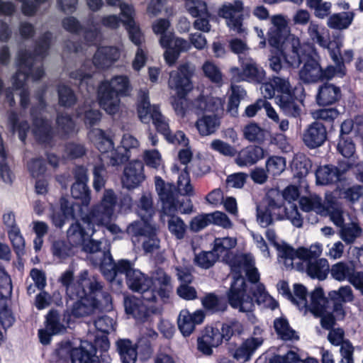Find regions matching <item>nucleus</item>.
Here are the masks:
<instances>
[{
  "instance_id": "obj_20",
  "label": "nucleus",
  "mask_w": 363,
  "mask_h": 363,
  "mask_svg": "<svg viewBox=\"0 0 363 363\" xmlns=\"http://www.w3.org/2000/svg\"><path fill=\"white\" fill-rule=\"evenodd\" d=\"M121 57V50L115 46L100 47L96 51L92 60L96 69H106L116 62Z\"/></svg>"
},
{
  "instance_id": "obj_9",
  "label": "nucleus",
  "mask_w": 363,
  "mask_h": 363,
  "mask_svg": "<svg viewBox=\"0 0 363 363\" xmlns=\"http://www.w3.org/2000/svg\"><path fill=\"white\" fill-rule=\"evenodd\" d=\"M137 111L141 122L149 123L152 120L159 133L164 137L168 135L170 132L169 120L161 113L158 106L150 104L147 91L141 90L140 91Z\"/></svg>"
},
{
  "instance_id": "obj_54",
  "label": "nucleus",
  "mask_w": 363,
  "mask_h": 363,
  "mask_svg": "<svg viewBox=\"0 0 363 363\" xmlns=\"http://www.w3.org/2000/svg\"><path fill=\"white\" fill-rule=\"evenodd\" d=\"M281 215L284 217V219L289 220L294 226L296 228L302 227L303 218L296 204L289 203L286 206H282Z\"/></svg>"
},
{
  "instance_id": "obj_6",
  "label": "nucleus",
  "mask_w": 363,
  "mask_h": 363,
  "mask_svg": "<svg viewBox=\"0 0 363 363\" xmlns=\"http://www.w3.org/2000/svg\"><path fill=\"white\" fill-rule=\"evenodd\" d=\"M155 188L162 201V218L168 217L167 222L169 233L177 240H182L186 235L187 226L182 218L175 215L179 207L175 203L170 190L171 188H165L164 180L160 177H155Z\"/></svg>"
},
{
  "instance_id": "obj_30",
  "label": "nucleus",
  "mask_w": 363,
  "mask_h": 363,
  "mask_svg": "<svg viewBox=\"0 0 363 363\" xmlns=\"http://www.w3.org/2000/svg\"><path fill=\"white\" fill-rule=\"evenodd\" d=\"M263 343L262 337H252L246 339L233 353V357L238 361H249L256 350Z\"/></svg>"
},
{
  "instance_id": "obj_13",
  "label": "nucleus",
  "mask_w": 363,
  "mask_h": 363,
  "mask_svg": "<svg viewBox=\"0 0 363 363\" xmlns=\"http://www.w3.org/2000/svg\"><path fill=\"white\" fill-rule=\"evenodd\" d=\"M242 69L238 67L230 69L231 79L239 82L247 81L252 83H262L265 79L266 73L262 67L250 57H239Z\"/></svg>"
},
{
  "instance_id": "obj_46",
  "label": "nucleus",
  "mask_w": 363,
  "mask_h": 363,
  "mask_svg": "<svg viewBox=\"0 0 363 363\" xmlns=\"http://www.w3.org/2000/svg\"><path fill=\"white\" fill-rule=\"evenodd\" d=\"M250 291L258 304H264L272 310L278 306V303L268 294L262 284H255L250 288Z\"/></svg>"
},
{
  "instance_id": "obj_56",
  "label": "nucleus",
  "mask_w": 363,
  "mask_h": 363,
  "mask_svg": "<svg viewBox=\"0 0 363 363\" xmlns=\"http://www.w3.org/2000/svg\"><path fill=\"white\" fill-rule=\"evenodd\" d=\"M311 167V160L303 155H297L292 164L294 175L298 178L306 177Z\"/></svg>"
},
{
  "instance_id": "obj_40",
  "label": "nucleus",
  "mask_w": 363,
  "mask_h": 363,
  "mask_svg": "<svg viewBox=\"0 0 363 363\" xmlns=\"http://www.w3.org/2000/svg\"><path fill=\"white\" fill-rule=\"evenodd\" d=\"M117 350L123 363H135L137 357V347L127 339L119 340L116 342Z\"/></svg>"
},
{
  "instance_id": "obj_44",
  "label": "nucleus",
  "mask_w": 363,
  "mask_h": 363,
  "mask_svg": "<svg viewBox=\"0 0 363 363\" xmlns=\"http://www.w3.org/2000/svg\"><path fill=\"white\" fill-rule=\"evenodd\" d=\"M94 72L93 66L90 64L89 61H86L83 65L82 69L70 73V77L79 81V86L80 89L86 86L87 91L94 90V85L91 84L89 85V81L91 79V74Z\"/></svg>"
},
{
  "instance_id": "obj_48",
  "label": "nucleus",
  "mask_w": 363,
  "mask_h": 363,
  "mask_svg": "<svg viewBox=\"0 0 363 363\" xmlns=\"http://www.w3.org/2000/svg\"><path fill=\"white\" fill-rule=\"evenodd\" d=\"M137 213L140 218L145 221H150L155 214L152 199L150 195L144 194L139 200Z\"/></svg>"
},
{
  "instance_id": "obj_33",
  "label": "nucleus",
  "mask_w": 363,
  "mask_h": 363,
  "mask_svg": "<svg viewBox=\"0 0 363 363\" xmlns=\"http://www.w3.org/2000/svg\"><path fill=\"white\" fill-rule=\"evenodd\" d=\"M255 265V260L250 255H240L235 257L230 262V267L233 275V281L231 284L233 286L235 281L242 278L244 281L245 279L242 276L243 272L249 271V269ZM232 286H230L231 288Z\"/></svg>"
},
{
  "instance_id": "obj_22",
  "label": "nucleus",
  "mask_w": 363,
  "mask_h": 363,
  "mask_svg": "<svg viewBox=\"0 0 363 363\" xmlns=\"http://www.w3.org/2000/svg\"><path fill=\"white\" fill-rule=\"evenodd\" d=\"M204 318L205 314L201 310L193 313L187 310H182L177 320L179 329L184 336H189L195 330V326L201 324Z\"/></svg>"
},
{
  "instance_id": "obj_50",
  "label": "nucleus",
  "mask_w": 363,
  "mask_h": 363,
  "mask_svg": "<svg viewBox=\"0 0 363 363\" xmlns=\"http://www.w3.org/2000/svg\"><path fill=\"white\" fill-rule=\"evenodd\" d=\"M130 155L124 152L121 147H118L108 150V152L104 153V159L106 160L108 166L119 167L130 158Z\"/></svg>"
},
{
  "instance_id": "obj_25",
  "label": "nucleus",
  "mask_w": 363,
  "mask_h": 363,
  "mask_svg": "<svg viewBox=\"0 0 363 363\" xmlns=\"http://www.w3.org/2000/svg\"><path fill=\"white\" fill-rule=\"evenodd\" d=\"M342 40L340 38L334 39L333 40H328L326 42V45L322 48H326L328 50L329 55L335 65H330L335 71L334 76L338 77H343L346 74V68L345 63L342 62V57L340 50L342 47Z\"/></svg>"
},
{
  "instance_id": "obj_4",
  "label": "nucleus",
  "mask_w": 363,
  "mask_h": 363,
  "mask_svg": "<svg viewBox=\"0 0 363 363\" xmlns=\"http://www.w3.org/2000/svg\"><path fill=\"white\" fill-rule=\"evenodd\" d=\"M117 200V196L113 190L106 189L100 203L93 206L89 213L82 218L83 222L88 225L89 230L91 231V235L95 232L94 225L105 226L113 235H117L122 232L119 226L111 223Z\"/></svg>"
},
{
  "instance_id": "obj_14",
  "label": "nucleus",
  "mask_w": 363,
  "mask_h": 363,
  "mask_svg": "<svg viewBox=\"0 0 363 363\" xmlns=\"http://www.w3.org/2000/svg\"><path fill=\"white\" fill-rule=\"evenodd\" d=\"M329 272L333 279L340 282L348 281L363 295V272L357 271L353 263L337 262L332 265Z\"/></svg>"
},
{
  "instance_id": "obj_27",
  "label": "nucleus",
  "mask_w": 363,
  "mask_h": 363,
  "mask_svg": "<svg viewBox=\"0 0 363 363\" xmlns=\"http://www.w3.org/2000/svg\"><path fill=\"white\" fill-rule=\"evenodd\" d=\"M281 210H282V204L270 199L265 208L257 207V222L262 227L266 228L272 223L274 218L277 220L284 219V217L281 215Z\"/></svg>"
},
{
  "instance_id": "obj_29",
  "label": "nucleus",
  "mask_w": 363,
  "mask_h": 363,
  "mask_svg": "<svg viewBox=\"0 0 363 363\" xmlns=\"http://www.w3.org/2000/svg\"><path fill=\"white\" fill-rule=\"evenodd\" d=\"M150 279L154 285L152 289L155 291L156 296L158 295L162 298L169 297L173 288L172 279L163 269L155 270Z\"/></svg>"
},
{
  "instance_id": "obj_61",
  "label": "nucleus",
  "mask_w": 363,
  "mask_h": 363,
  "mask_svg": "<svg viewBox=\"0 0 363 363\" xmlns=\"http://www.w3.org/2000/svg\"><path fill=\"white\" fill-rule=\"evenodd\" d=\"M9 122L12 131H18L19 139L24 142L26 138V133L29 130V125L27 121H18L17 114L14 112H11L9 116Z\"/></svg>"
},
{
  "instance_id": "obj_15",
  "label": "nucleus",
  "mask_w": 363,
  "mask_h": 363,
  "mask_svg": "<svg viewBox=\"0 0 363 363\" xmlns=\"http://www.w3.org/2000/svg\"><path fill=\"white\" fill-rule=\"evenodd\" d=\"M193 73L194 69L188 63L179 65L177 70L169 74V88L174 90L177 96H185L192 89L191 78Z\"/></svg>"
},
{
  "instance_id": "obj_52",
  "label": "nucleus",
  "mask_w": 363,
  "mask_h": 363,
  "mask_svg": "<svg viewBox=\"0 0 363 363\" xmlns=\"http://www.w3.org/2000/svg\"><path fill=\"white\" fill-rule=\"evenodd\" d=\"M237 244L236 239L230 237L218 238L214 240L213 250L218 255V257H225L230 250L235 247Z\"/></svg>"
},
{
  "instance_id": "obj_37",
  "label": "nucleus",
  "mask_w": 363,
  "mask_h": 363,
  "mask_svg": "<svg viewBox=\"0 0 363 363\" xmlns=\"http://www.w3.org/2000/svg\"><path fill=\"white\" fill-rule=\"evenodd\" d=\"M88 136L91 143L102 154L108 152L114 145L111 137L101 129L93 128L90 130Z\"/></svg>"
},
{
  "instance_id": "obj_1",
  "label": "nucleus",
  "mask_w": 363,
  "mask_h": 363,
  "mask_svg": "<svg viewBox=\"0 0 363 363\" xmlns=\"http://www.w3.org/2000/svg\"><path fill=\"white\" fill-rule=\"evenodd\" d=\"M280 261L287 268L298 271L306 270L307 274L318 280L326 279L330 266L325 258H319L323 252V245L315 243L309 247H301L295 250L290 246L279 248Z\"/></svg>"
},
{
  "instance_id": "obj_36",
  "label": "nucleus",
  "mask_w": 363,
  "mask_h": 363,
  "mask_svg": "<svg viewBox=\"0 0 363 363\" xmlns=\"http://www.w3.org/2000/svg\"><path fill=\"white\" fill-rule=\"evenodd\" d=\"M310 298V303L307 302V306L303 308L305 313L309 311L314 316L322 315L323 312H325L328 303L323 289L321 288L315 289L311 293Z\"/></svg>"
},
{
  "instance_id": "obj_16",
  "label": "nucleus",
  "mask_w": 363,
  "mask_h": 363,
  "mask_svg": "<svg viewBox=\"0 0 363 363\" xmlns=\"http://www.w3.org/2000/svg\"><path fill=\"white\" fill-rule=\"evenodd\" d=\"M160 43L166 48L164 57L169 66L175 64L182 52H186L191 48V44L186 40L176 38L172 33L162 36Z\"/></svg>"
},
{
  "instance_id": "obj_45",
  "label": "nucleus",
  "mask_w": 363,
  "mask_h": 363,
  "mask_svg": "<svg viewBox=\"0 0 363 363\" xmlns=\"http://www.w3.org/2000/svg\"><path fill=\"white\" fill-rule=\"evenodd\" d=\"M299 204L301 209L306 212L314 211L317 214H323L326 211L321 198L316 194L301 197Z\"/></svg>"
},
{
  "instance_id": "obj_11",
  "label": "nucleus",
  "mask_w": 363,
  "mask_h": 363,
  "mask_svg": "<svg viewBox=\"0 0 363 363\" xmlns=\"http://www.w3.org/2000/svg\"><path fill=\"white\" fill-rule=\"evenodd\" d=\"M244 4L241 0L225 2L218 10V15L225 19L228 29L235 33L243 35L247 29L243 24Z\"/></svg>"
},
{
  "instance_id": "obj_47",
  "label": "nucleus",
  "mask_w": 363,
  "mask_h": 363,
  "mask_svg": "<svg viewBox=\"0 0 363 363\" xmlns=\"http://www.w3.org/2000/svg\"><path fill=\"white\" fill-rule=\"evenodd\" d=\"M84 40L90 45H95L101 40V31L100 26L94 20V16L89 17L86 27L83 30Z\"/></svg>"
},
{
  "instance_id": "obj_18",
  "label": "nucleus",
  "mask_w": 363,
  "mask_h": 363,
  "mask_svg": "<svg viewBox=\"0 0 363 363\" xmlns=\"http://www.w3.org/2000/svg\"><path fill=\"white\" fill-rule=\"evenodd\" d=\"M144 166L141 161H133L124 168L121 183L124 188L132 189L138 187L145 179Z\"/></svg>"
},
{
  "instance_id": "obj_57",
  "label": "nucleus",
  "mask_w": 363,
  "mask_h": 363,
  "mask_svg": "<svg viewBox=\"0 0 363 363\" xmlns=\"http://www.w3.org/2000/svg\"><path fill=\"white\" fill-rule=\"evenodd\" d=\"M242 324L235 319H231L223 323L220 331L225 341H228L234 335H239L243 332Z\"/></svg>"
},
{
  "instance_id": "obj_41",
  "label": "nucleus",
  "mask_w": 363,
  "mask_h": 363,
  "mask_svg": "<svg viewBox=\"0 0 363 363\" xmlns=\"http://www.w3.org/2000/svg\"><path fill=\"white\" fill-rule=\"evenodd\" d=\"M50 218L55 227L61 228L65 223V218H75L74 206L69 205L68 201L63 200L61 201L60 211H53Z\"/></svg>"
},
{
  "instance_id": "obj_31",
  "label": "nucleus",
  "mask_w": 363,
  "mask_h": 363,
  "mask_svg": "<svg viewBox=\"0 0 363 363\" xmlns=\"http://www.w3.org/2000/svg\"><path fill=\"white\" fill-rule=\"evenodd\" d=\"M197 110L211 113V115H217L221 117L223 113V101L218 97L201 96L193 104Z\"/></svg>"
},
{
  "instance_id": "obj_26",
  "label": "nucleus",
  "mask_w": 363,
  "mask_h": 363,
  "mask_svg": "<svg viewBox=\"0 0 363 363\" xmlns=\"http://www.w3.org/2000/svg\"><path fill=\"white\" fill-rule=\"evenodd\" d=\"M155 301H147L142 298H131L125 300V309L128 314H131L135 319L143 321L149 315L153 308L147 306V303H153Z\"/></svg>"
},
{
  "instance_id": "obj_10",
  "label": "nucleus",
  "mask_w": 363,
  "mask_h": 363,
  "mask_svg": "<svg viewBox=\"0 0 363 363\" xmlns=\"http://www.w3.org/2000/svg\"><path fill=\"white\" fill-rule=\"evenodd\" d=\"M228 297L233 308L245 313L248 320L252 323H255L256 317L252 313L255 306L252 298L247 293L245 281L239 278L230 289Z\"/></svg>"
},
{
  "instance_id": "obj_64",
  "label": "nucleus",
  "mask_w": 363,
  "mask_h": 363,
  "mask_svg": "<svg viewBox=\"0 0 363 363\" xmlns=\"http://www.w3.org/2000/svg\"><path fill=\"white\" fill-rule=\"evenodd\" d=\"M307 290L306 288L300 284H295L294 285V291L292 293V297L290 300L294 305L302 311L303 308L307 306Z\"/></svg>"
},
{
  "instance_id": "obj_58",
  "label": "nucleus",
  "mask_w": 363,
  "mask_h": 363,
  "mask_svg": "<svg viewBox=\"0 0 363 363\" xmlns=\"http://www.w3.org/2000/svg\"><path fill=\"white\" fill-rule=\"evenodd\" d=\"M93 296L98 305V311H109L112 309V298L108 291L102 289V285L99 290L95 292H89Z\"/></svg>"
},
{
  "instance_id": "obj_3",
  "label": "nucleus",
  "mask_w": 363,
  "mask_h": 363,
  "mask_svg": "<svg viewBox=\"0 0 363 363\" xmlns=\"http://www.w3.org/2000/svg\"><path fill=\"white\" fill-rule=\"evenodd\" d=\"M272 26L268 31L269 44L279 50L289 67L297 68L304 56L299 38L289 33L288 22L284 16L276 15L271 18Z\"/></svg>"
},
{
  "instance_id": "obj_38",
  "label": "nucleus",
  "mask_w": 363,
  "mask_h": 363,
  "mask_svg": "<svg viewBox=\"0 0 363 363\" xmlns=\"http://www.w3.org/2000/svg\"><path fill=\"white\" fill-rule=\"evenodd\" d=\"M277 104L283 113L289 117L297 118L301 114V108L296 98L291 94L281 95L277 98Z\"/></svg>"
},
{
  "instance_id": "obj_28",
  "label": "nucleus",
  "mask_w": 363,
  "mask_h": 363,
  "mask_svg": "<svg viewBox=\"0 0 363 363\" xmlns=\"http://www.w3.org/2000/svg\"><path fill=\"white\" fill-rule=\"evenodd\" d=\"M264 157V150L257 145H248L237 155L235 162L240 167H250L256 164Z\"/></svg>"
},
{
  "instance_id": "obj_8",
  "label": "nucleus",
  "mask_w": 363,
  "mask_h": 363,
  "mask_svg": "<svg viewBox=\"0 0 363 363\" xmlns=\"http://www.w3.org/2000/svg\"><path fill=\"white\" fill-rule=\"evenodd\" d=\"M58 281L65 288L69 298L84 296L86 288L89 292H95L101 287V282L95 276H89L87 270L81 272L77 280L74 281V272L67 269L61 274Z\"/></svg>"
},
{
  "instance_id": "obj_7",
  "label": "nucleus",
  "mask_w": 363,
  "mask_h": 363,
  "mask_svg": "<svg viewBox=\"0 0 363 363\" xmlns=\"http://www.w3.org/2000/svg\"><path fill=\"white\" fill-rule=\"evenodd\" d=\"M112 271L113 277L118 274H125L128 287L131 290L141 294L144 300H156L155 292L151 289L152 281L140 271L134 269L133 263L130 261L119 260L113 265Z\"/></svg>"
},
{
  "instance_id": "obj_63",
  "label": "nucleus",
  "mask_w": 363,
  "mask_h": 363,
  "mask_svg": "<svg viewBox=\"0 0 363 363\" xmlns=\"http://www.w3.org/2000/svg\"><path fill=\"white\" fill-rule=\"evenodd\" d=\"M149 230L144 236L145 240L143 242V249L146 253H152L159 250L160 247V240L157 237L156 226Z\"/></svg>"
},
{
  "instance_id": "obj_39",
  "label": "nucleus",
  "mask_w": 363,
  "mask_h": 363,
  "mask_svg": "<svg viewBox=\"0 0 363 363\" xmlns=\"http://www.w3.org/2000/svg\"><path fill=\"white\" fill-rule=\"evenodd\" d=\"M307 33L311 40L320 47L325 46L326 42L330 39L328 29L315 21L310 22L307 28Z\"/></svg>"
},
{
  "instance_id": "obj_23",
  "label": "nucleus",
  "mask_w": 363,
  "mask_h": 363,
  "mask_svg": "<svg viewBox=\"0 0 363 363\" xmlns=\"http://www.w3.org/2000/svg\"><path fill=\"white\" fill-rule=\"evenodd\" d=\"M77 299L71 309L72 315L75 318L90 315L98 311V305L95 298L90 295L89 289H85V294L82 296H74Z\"/></svg>"
},
{
  "instance_id": "obj_53",
  "label": "nucleus",
  "mask_w": 363,
  "mask_h": 363,
  "mask_svg": "<svg viewBox=\"0 0 363 363\" xmlns=\"http://www.w3.org/2000/svg\"><path fill=\"white\" fill-rule=\"evenodd\" d=\"M89 228V226L87 225ZM88 232L85 231L78 222L72 223L67 232V239L69 244L72 245H81L85 239V235H88L90 230L88 229Z\"/></svg>"
},
{
  "instance_id": "obj_12",
  "label": "nucleus",
  "mask_w": 363,
  "mask_h": 363,
  "mask_svg": "<svg viewBox=\"0 0 363 363\" xmlns=\"http://www.w3.org/2000/svg\"><path fill=\"white\" fill-rule=\"evenodd\" d=\"M304 56L301 63L304 60L303 65L298 72L300 79L306 84L315 83L319 81L330 80L334 76L335 69L331 66L323 69L319 61L313 56Z\"/></svg>"
},
{
  "instance_id": "obj_5",
  "label": "nucleus",
  "mask_w": 363,
  "mask_h": 363,
  "mask_svg": "<svg viewBox=\"0 0 363 363\" xmlns=\"http://www.w3.org/2000/svg\"><path fill=\"white\" fill-rule=\"evenodd\" d=\"M130 90L129 79L118 75L101 82L98 88L99 104L107 113H116L120 107V96H126Z\"/></svg>"
},
{
  "instance_id": "obj_21",
  "label": "nucleus",
  "mask_w": 363,
  "mask_h": 363,
  "mask_svg": "<svg viewBox=\"0 0 363 363\" xmlns=\"http://www.w3.org/2000/svg\"><path fill=\"white\" fill-rule=\"evenodd\" d=\"M38 114L36 108L33 107L30 112L33 118L32 133L38 142L50 145L54 135L50 123L38 117Z\"/></svg>"
},
{
  "instance_id": "obj_43",
  "label": "nucleus",
  "mask_w": 363,
  "mask_h": 363,
  "mask_svg": "<svg viewBox=\"0 0 363 363\" xmlns=\"http://www.w3.org/2000/svg\"><path fill=\"white\" fill-rule=\"evenodd\" d=\"M274 327L281 339L291 341L299 340L297 332L291 328L286 318H276L274 321Z\"/></svg>"
},
{
  "instance_id": "obj_51",
  "label": "nucleus",
  "mask_w": 363,
  "mask_h": 363,
  "mask_svg": "<svg viewBox=\"0 0 363 363\" xmlns=\"http://www.w3.org/2000/svg\"><path fill=\"white\" fill-rule=\"evenodd\" d=\"M362 233V230L358 224L351 223L342 226L339 235L346 244H352L354 242L357 238L361 236Z\"/></svg>"
},
{
  "instance_id": "obj_24",
  "label": "nucleus",
  "mask_w": 363,
  "mask_h": 363,
  "mask_svg": "<svg viewBox=\"0 0 363 363\" xmlns=\"http://www.w3.org/2000/svg\"><path fill=\"white\" fill-rule=\"evenodd\" d=\"M121 14L125 20L124 25L128 32L130 40L136 45L140 46L144 40V37L133 20L134 9L132 6L123 3L120 4Z\"/></svg>"
},
{
  "instance_id": "obj_59",
  "label": "nucleus",
  "mask_w": 363,
  "mask_h": 363,
  "mask_svg": "<svg viewBox=\"0 0 363 363\" xmlns=\"http://www.w3.org/2000/svg\"><path fill=\"white\" fill-rule=\"evenodd\" d=\"M328 296L333 301L349 303L354 301V296L350 286L345 285L340 286L337 290H333L329 292Z\"/></svg>"
},
{
  "instance_id": "obj_49",
  "label": "nucleus",
  "mask_w": 363,
  "mask_h": 363,
  "mask_svg": "<svg viewBox=\"0 0 363 363\" xmlns=\"http://www.w3.org/2000/svg\"><path fill=\"white\" fill-rule=\"evenodd\" d=\"M232 94L229 98L228 104V112L233 116L238 115V109L240 105V101L243 99L246 96L245 90L238 85L231 86Z\"/></svg>"
},
{
  "instance_id": "obj_62",
  "label": "nucleus",
  "mask_w": 363,
  "mask_h": 363,
  "mask_svg": "<svg viewBox=\"0 0 363 363\" xmlns=\"http://www.w3.org/2000/svg\"><path fill=\"white\" fill-rule=\"evenodd\" d=\"M243 132L245 138L250 142H262L265 138V130L255 123L247 125Z\"/></svg>"
},
{
  "instance_id": "obj_60",
  "label": "nucleus",
  "mask_w": 363,
  "mask_h": 363,
  "mask_svg": "<svg viewBox=\"0 0 363 363\" xmlns=\"http://www.w3.org/2000/svg\"><path fill=\"white\" fill-rule=\"evenodd\" d=\"M155 227V225L152 224L150 221H134L128 225L126 228V233L128 235L134 237H144L147 234V232L150 231L149 230L153 229Z\"/></svg>"
},
{
  "instance_id": "obj_34",
  "label": "nucleus",
  "mask_w": 363,
  "mask_h": 363,
  "mask_svg": "<svg viewBox=\"0 0 363 363\" xmlns=\"http://www.w3.org/2000/svg\"><path fill=\"white\" fill-rule=\"evenodd\" d=\"M333 165L319 167L315 172L316 183L320 185H328L338 182L343 172Z\"/></svg>"
},
{
  "instance_id": "obj_42",
  "label": "nucleus",
  "mask_w": 363,
  "mask_h": 363,
  "mask_svg": "<svg viewBox=\"0 0 363 363\" xmlns=\"http://www.w3.org/2000/svg\"><path fill=\"white\" fill-rule=\"evenodd\" d=\"M354 17L353 11H344L330 16L327 25L330 28L343 30L347 28L352 23Z\"/></svg>"
},
{
  "instance_id": "obj_2",
  "label": "nucleus",
  "mask_w": 363,
  "mask_h": 363,
  "mask_svg": "<svg viewBox=\"0 0 363 363\" xmlns=\"http://www.w3.org/2000/svg\"><path fill=\"white\" fill-rule=\"evenodd\" d=\"M51 39V33L47 32L38 41L34 55L28 53L26 50H20L18 53L17 72L13 77V86L16 89H21L20 97L23 108H26L28 104V91L24 88L26 81L28 77L36 81L44 75L43 68L38 65V61L46 56Z\"/></svg>"
},
{
  "instance_id": "obj_55",
  "label": "nucleus",
  "mask_w": 363,
  "mask_h": 363,
  "mask_svg": "<svg viewBox=\"0 0 363 363\" xmlns=\"http://www.w3.org/2000/svg\"><path fill=\"white\" fill-rule=\"evenodd\" d=\"M71 193L74 199H79L82 205L88 206L91 202V191L84 182H75L72 186Z\"/></svg>"
},
{
  "instance_id": "obj_17",
  "label": "nucleus",
  "mask_w": 363,
  "mask_h": 363,
  "mask_svg": "<svg viewBox=\"0 0 363 363\" xmlns=\"http://www.w3.org/2000/svg\"><path fill=\"white\" fill-rule=\"evenodd\" d=\"M66 330V328L61 321L60 313L56 310H51L45 317V329L38 331L40 341L43 345L50 342L52 335H58Z\"/></svg>"
},
{
  "instance_id": "obj_35",
  "label": "nucleus",
  "mask_w": 363,
  "mask_h": 363,
  "mask_svg": "<svg viewBox=\"0 0 363 363\" xmlns=\"http://www.w3.org/2000/svg\"><path fill=\"white\" fill-rule=\"evenodd\" d=\"M220 125V117L217 115L203 114L199 118L195 126L201 136L213 134Z\"/></svg>"
},
{
  "instance_id": "obj_32",
  "label": "nucleus",
  "mask_w": 363,
  "mask_h": 363,
  "mask_svg": "<svg viewBox=\"0 0 363 363\" xmlns=\"http://www.w3.org/2000/svg\"><path fill=\"white\" fill-rule=\"evenodd\" d=\"M342 94L339 86L325 83L318 89L316 101L320 106L330 105L341 98Z\"/></svg>"
},
{
  "instance_id": "obj_19",
  "label": "nucleus",
  "mask_w": 363,
  "mask_h": 363,
  "mask_svg": "<svg viewBox=\"0 0 363 363\" xmlns=\"http://www.w3.org/2000/svg\"><path fill=\"white\" fill-rule=\"evenodd\" d=\"M326 139V128L323 124L318 121L313 122L308 125L302 134L303 143L311 149L321 146Z\"/></svg>"
}]
</instances>
